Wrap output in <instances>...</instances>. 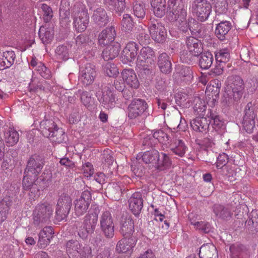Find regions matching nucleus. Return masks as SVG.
Segmentation results:
<instances>
[{"instance_id":"f257e3e1","label":"nucleus","mask_w":258,"mask_h":258,"mask_svg":"<svg viewBox=\"0 0 258 258\" xmlns=\"http://www.w3.org/2000/svg\"><path fill=\"white\" fill-rule=\"evenodd\" d=\"M244 89L243 80L238 76L228 78L227 84L222 97V102L229 105L242 97Z\"/></svg>"},{"instance_id":"f03ea898","label":"nucleus","mask_w":258,"mask_h":258,"mask_svg":"<svg viewBox=\"0 0 258 258\" xmlns=\"http://www.w3.org/2000/svg\"><path fill=\"white\" fill-rule=\"evenodd\" d=\"M40 128L42 135L49 138L56 143H62L65 139V133L62 128L58 127L52 120H43L40 123Z\"/></svg>"},{"instance_id":"7ed1b4c3","label":"nucleus","mask_w":258,"mask_h":258,"mask_svg":"<svg viewBox=\"0 0 258 258\" xmlns=\"http://www.w3.org/2000/svg\"><path fill=\"white\" fill-rule=\"evenodd\" d=\"M52 206L47 203L38 204L33 212V224L40 228L47 223L52 215Z\"/></svg>"},{"instance_id":"20e7f679","label":"nucleus","mask_w":258,"mask_h":258,"mask_svg":"<svg viewBox=\"0 0 258 258\" xmlns=\"http://www.w3.org/2000/svg\"><path fill=\"white\" fill-rule=\"evenodd\" d=\"M73 17L76 30L79 32H84L89 22V17L85 6L82 3L75 4L73 8Z\"/></svg>"},{"instance_id":"39448f33","label":"nucleus","mask_w":258,"mask_h":258,"mask_svg":"<svg viewBox=\"0 0 258 258\" xmlns=\"http://www.w3.org/2000/svg\"><path fill=\"white\" fill-rule=\"evenodd\" d=\"M171 11L167 14V18L169 21L176 22L179 29L183 32L188 30V25L186 20L187 12L185 6L172 7Z\"/></svg>"},{"instance_id":"423d86ee","label":"nucleus","mask_w":258,"mask_h":258,"mask_svg":"<svg viewBox=\"0 0 258 258\" xmlns=\"http://www.w3.org/2000/svg\"><path fill=\"white\" fill-rule=\"evenodd\" d=\"M66 251L70 258H92V249L89 245L82 247L77 240H71L67 242Z\"/></svg>"},{"instance_id":"0eeeda50","label":"nucleus","mask_w":258,"mask_h":258,"mask_svg":"<svg viewBox=\"0 0 258 258\" xmlns=\"http://www.w3.org/2000/svg\"><path fill=\"white\" fill-rule=\"evenodd\" d=\"M186 47L189 54H183L180 57L183 62L193 64L194 58L199 56L203 52V44L198 39L194 37H189L186 40Z\"/></svg>"},{"instance_id":"6e6552de","label":"nucleus","mask_w":258,"mask_h":258,"mask_svg":"<svg viewBox=\"0 0 258 258\" xmlns=\"http://www.w3.org/2000/svg\"><path fill=\"white\" fill-rule=\"evenodd\" d=\"M72 206V199L68 194L63 193L59 196L55 208V219L58 222L66 219Z\"/></svg>"},{"instance_id":"1a4fd4ad","label":"nucleus","mask_w":258,"mask_h":258,"mask_svg":"<svg viewBox=\"0 0 258 258\" xmlns=\"http://www.w3.org/2000/svg\"><path fill=\"white\" fill-rule=\"evenodd\" d=\"M256 119V107L253 103L249 102L246 105L244 110V115L242 121L243 130L248 134L253 133L255 128Z\"/></svg>"},{"instance_id":"9d476101","label":"nucleus","mask_w":258,"mask_h":258,"mask_svg":"<svg viewBox=\"0 0 258 258\" xmlns=\"http://www.w3.org/2000/svg\"><path fill=\"white\" fill-rule=\"evenodd\" d=\"M99 225L101 231L107 239H111L114 236V219L109 211L103 212L100 216Z\"/></svg>"},{"instance_id":"9b49d317","label":"nucleus","mask_w":258,"mask_h":258,"mask_svg":"<svg viewBox=\"0 0 258 258\" xmlns=\"http://www.w3.org/2000/svg\"><path fill=\"white\" fill-rule=\"evenodd\" d=\"M191 11L199 21L204 22L212 12V6L207 0H195L191 4Z\"/></svg>"},{"instance_id":"f8f14e48","label":"nucleus","mask_w":258,"mask_h":258,"mask_svg":"<svg viewBox=\"0 0 258 258\" xmlns=\"http://www.w3.org/2000/svg\"><path fill=\"white\" fill-rule=\"evenodd\" d=\"M91 200V192L88 190H84L81 196L74 202L75 215L80 216L86 213Z\"/></svg>"},{"instance_id":"ddd939ff","label":"nucleus","mask_w":258,"mask_h":258,"mask_svg":"<svg viewBox=\"0 0 258 258\" xmlns=\"http://www.w3.org/2000/svg\"><path fill=\"white\" fill-rule=\"evenodd\" d=\"M148 107V104L144 100L134 99L128 106V117L130 119H135L141 116L145 113Z\"/></svg>"},{"instance_id":"4468645a","label":"nucleus","mask_w":258,"mask_h":258,"mask_svg":"<svg viewBox=\"0 0 258 258\" xmlns=\"http://www.w3.org/2000/svg\"><path fill=\"white\" fill-rule=\"evenodd\" d=\"M79 73L81 82L86 86L92 84L97 76L95 66L90 63H87L81 66Z\"/></svg>"},{"instance_id":"2eb2a0df","label":"nucleus","mask_w":258,"mask_h":258,"mask_svg":"<svg viewBox=\"0 0 258 258\" xmlns=\"http://www.w3.org/2000/svg\"><path fill=\"white\" fill-rule=\"evenodd\" d=\"M44 165V159L43 157L37 154L33 155L28 160L25 170V173L37 176L41 172Z\"/></svg>"},{"instance_id":"dca6fc26","label":"nucleus","mask_w":258,"mask_h":258,"mask_svg":"<svg viewBox=\"0 0 258 258\" xmlns=\"http://www.w3.org/2000/svg\"><path fill=\"white\" fill-rule=\"evenodd\" d=\"M96 96L99 102L104 108L109 109L115 106V95L108 87H105L101 92L97 93Z\"/></svg>"},{"instance_id":"f3484780","label":"nucleus","mask_w":258,"mask_h":258,"mask_svg":"<svg viewBox=\"0 0 258 258\" xmlns=\"http://www.w3.org/2000/svg\"><path fill=\"white\" fill-rule=\"evenodd\" d=\"M149 31L153 39L158 43H163L165 40L166 29L161 23L156 21L149 26Z\"/></svg>"},{"instance_id":"a211bd4d","label":"nucleus","mask_w":258,"mask_h":258,"mask_svg":"<svg viewBox=\"0 0 258 258\" xmlns=\"http://www.w3.org/2000/svg\"><path fill=\"white\" fill-rule=\"evenodd\" d=\"M155 54L153 50L150 47H143L137 56V66H143L145 63L152 64L154 62Z\"/></svg>"},{"instance_id":"6ab92c4d","label":"nucleus","mask_w":258,"mask_h":258,"mask_svg":"<svg viewBox=\"0 0 258 258\" xmlns=\"http://www.w3.org/2000/svg\"><path fill=\"white\" fill-rule=\"evenodd\" d=\"M99 210L98 208L93 211L90 210L89 213L84 218L83 226L89 231V232L94 233L98 221V216Z\"/></svg>"},{"instance_id":"aec40b11","label":"nucleus","mask_w":258,"mask_h":258,"mask_svg":"<svg viewBox=\"0 0 258 258\" xmlns=\"http://www.w3.org/2000/svg\"><path fill=\"white\" fill-rule=\"evenodd\" d=\"M138 44L134 41L129 42L122 52V58L124 63L132 62L137 57Z\"/></svg>"},{"instance_id":"412c9836","label":"nucleus","mask_w":258,"mask_h":258,"mask_svg":"<svg viewBox=\"0 0 258 258\" xmlns=\"http://www.w3.org/2000/svg\"><path fill=\"white\" fill-rule=\"evenodd\" d=\"M143 202L142 195L140 192L134 193L129 199V208L135 215L137 216L141 213L143 207Z\"/></svg>"},{"instance_id":"4be33fe9","label":"nucleus","mask_w":258,"mask_h":258,"mask_svg":"<svg viewBox=\"0 0 258 258\" xmlns=\"http://www.w3.org/2000/svg\"><path fill=\"white\" fill-rule=\"evenodd\" d=\"M137 241V239L134 236L124 237L117 242L115 250L118 253L131 252Z\"/></svg>"},{"instance_id":"5701e85b","label":"nucleus","mask_w":258,"mask_h":258,"mask_svg":"<svg viewBox=\"0 0 258 258\" xmlns=\"http://www.w3.org/2000/svg\"><path fill=\"white\" fill-rule=\"evenodd\" d=\"M116 36V33L114 26H109L99 33L98 42L100 45H107L111 42H113Z\"/></svg>"},{"instance_id":"b1692460","label":"nucleus","mask_w":258,"mask_h":258,"mask_svg":"<svg viewBox=\"0 0 258 258\" xmlns=\"http://www.w3.org/2000/svg\"><path fill=\"white\" fill-rule=\"evenodd\" d=\"M134 222L130 216H123L120 221V233L124 236L128 237L134 232Z\"/></svg>"},{"instance_id":"393cba45","label":"nucleus","mask_w":258,"mask_h":258,"mask_svg":"<svg viewBox=\"0 0 258 258\" xmlns=\"http://www.w3.org/2000/svg\"><path fill=\"white\" fill-rule=\"evenodd\" d=\"M232 28L231 23L228 21H223L216 25L215 35L220 41L227 39L228 34Z\"/></svg>"},{"instance_id":"a878e982","label":"nucleus","mask_w":258,"mask_h":258,"mask_svg":"<svg viewBox=\"0 0 258 258\" xmlns=\"http://www.w3.org/2000/svg\"><path fill=\"white\" fill-rule=\"evenodd\" d=\"M211 123V120L208 116L196 117L190 121V126L192 128L199 132L206 133Z\"/></svg>"},{"instance_id":"bb28decb","label":"nucleus","mask_w":258,"mask_h":258,"mask_svg":"<svg viewBox=\"0 0 258 258\" xmlns=\"http://www.w3.org/2000/svg\"><path fill=\"white\" fill-rule=\"evenodd\" d=\"M124 82L128 86L137 89L140 83L135 71L132 69H124L121 73Z\"/></svg>"},{"instance_id":"cd10ccee","label":"nucleus","mask_w":258,"mask_h":258,"mask_svg":"<svg viewBox=\"0 0 258 258\" xmlns=\"http://www.w3.org/2000/svg\"><path fill=\"white\" fill-rule=\"evenodd\" d=\"M53 230L51 226L45 227L39 233L38 244L41 248H45L48 245L53 237Z\"/></svg>"},{"instance_id":"c85d7f7f","label":"nucleus","mask_w":258,"mask_h":258,"mask_svg":"<svg viewBox=\"0 0 258 258\" xmlns=\"http://www.w3.org/2000/svg\"><path fill=\"white\" fill-rule=\"evenodd\" d=\"M120 44L117 42L108 45L102 51V56L105 61L112 60L118 56L120 51Z\"/></svg>"},{"instance_id":"c756f323","label":"nucleus","mask_w":258,"mask_h":258,"mask_svg":"<svg viewBox=\"0 0 258 258\" xmlns=\"http://www.w3.org/2000/svg\"><path fill=\"white\" fill-rule=\"evenodd\" d=\"M170 151L179 157H183L187 149L184 142L180 139H173L169 145Z\"/></svg>"},{"instance_id":"7c9ffc66","label":"nucleus","mask_w":258,"mask_h":258,"mask_svg":"<svg viewBox=\"0 0 258 258\" xmlns=\"http://www.w3.org/2000/svg\"><path fill=\"white\" fill-rule=\"evenodd\" d=\"M92 19L101 27L105 26L109 22V17L106 10L101 7L98 8L94 11Z\"/></svg>"},{"instance_id":"2f4dec72","label":"nucleus","mask_w":258,"mask_h":258,"mask_svg":"<svg viewBox=\"0 0 258 258\" xmlns=\"http://www.w3.org/2000/svg\"><path fill=\"white\" fill-rule=\"evenodd\" d=\"M158 66L161 72L168 74L172 70V63L170 57L166 53L160 54L158 59Z\"/></svg>"},{"instance_id":"473e14b6","label":"nucleus","mask_w":258,"mask_h":258,"mask_svg":"<svg viewBox=\"0 0 258 258\" xmlns=\"http://www.w3.org/2000/svg\"><path fill=\"white\" fill-rule=\"evenodd\" d=\"M230 250L233 258H248L250 255L246 247L241 244L231 245Z\"/></svg>"},{"instance_id":"72a5a7b5","label":"nucleus","mask_w":258,"mask_h":258,"mask_svg":"<svg viewBox=\"0 0 258 258\" xmlns=\"http://www.w3.org/2000/svg\"><path fill=\"white\" fill-rule=\"evenodd\" d=\"M199 255L200 258H216V247L212 244H204L200 248Z\"/></svg>"},{"instance_id":"f704fd0d","label":"nucleus","mask_w":258,"mask_h":258,"mask_svg":"<svg viewBox=\"0 0 258 258\" xmlns=\"http://www.w3.org/2000/svg\"><path fill=\"white\" fill-rule=\"evenodd\" d=\"M213 212L216 217L226 220L229 219L232 215V212L228 207L220 204L214 205Z\"/></svg>"},{"instance_id":"c9c22d12","label":"nucleus","mask_w":258,"mask_h":258,"mask_svg":"<svg viewBox=\"0 0 258 258\" xmlns=\"http://www.w3.org/2000/svg\"><path fill=\"white\" fill-rule=\"evenodd\" d=\"M159 157V152L155 149L145 152L141 156L140 155L137 156V159L142 158V160L144 163L146 164H151L153 165L154 164L156 165L157 161H158V158Z\"/></svg>"},{"instance_id":"e433bc0d","label":"nucleus","mask_w":258,"mask_h":258,"mask_svg":"<svg viewBox=\"0 0 258 258\" xmlns=\"http://www.w3.org/2000/svg\"><path fill=\"white\" fill-rule=\"evenodd\" d=\"M151 4L156 16L161 18L164 16L166 10L165 0H152Z\"/></svg>"},{"instance_id":"4c0bfd02","label":"nucleus","mask_w":258,"mask_h":258,"mask_svg":"<svg viewBox=\"0 0 258 258\" xmlns=\"http://www.w3.org/2000/svg\"><path fill=\"white\" fill-rule=\"evenodd\" d=\"M104 3L109 10L114 11L119 15L125 8V0H104Z\"/></svg>"},{"instance_id":"58836bf2","label":"nucleus","mask_w":258,"mask_h":258,"mask_svg":"<svg viewBox=\"0 0 258 258\" xmlns=\"http://www.w3.org/2000/svg\"><path fill=\"white\" fill-rule=\"evenodd\" d=\"M6 144L9 147L16 145L19 140V133L14 128H9L4 134Z\"/></svg>"},{"instance_id":"ea45409f","label":"nucleus","mask_w":258,"mask_h":258,"mask_svg":"<svg viewBox=\"0 0 258 258\" xmlns=\"http://www.w3.org/2000/svg\"><path fill=\"white\" fill-rule=\"evenodd\" d=\"M12 204V200L9 197H5L0 201V223H2L7 219Z\"/></svg>"},{"instance_id":"a19ab883","label":"nucleus","mask_w":258,"mask_h":258,"mask_svg":"<svg viewBox=\"0 0 258 258\" xmlns=\"http://www.w3.org/2000/svg\"><path fill=\"white\" fill-rule=\"evenodd\" d=\"M199 59V65L202 69L207 70L209 69L213 63L214 58L212 54L210 52L202 53Z\"/></svg>"},{"instance_id":"79ce46f5","label":"nucleus","mask_w":258,"mask_h":258,"mask_svg":"<svg viewBox=\"0 0 258 258\" xmlns=\"http://www.w3.org/2000/svg\"><path fill=\"white\" fill-rule=\"evenodd\" d=\"M38 34L40 39L44 44L49 43L52 40L54 35L52 28L44 26L40 27Z\"/></svg>"},{"instance_id":"37998d69","label":"nucleus","mask_w":258,"mask_h":258,"mask_svg":"<svg viewBox=\"0 0 258 258\" xmlns=\"http://www.w3.org/2000/svg\"><path fill=\"white\" fill-rule=\"evenodd\" d=\"M157 160L155 166L160 170L168 169L171 166L172 161L168 155L165 153H161V154H159V157L158 158Z\"/></svg>"},{"instance_id":"c03bdc74","label":"nucleus","mask_w":258,"mask_h":258,"mask_svg":"<svg viewBox=\"0 0 258 258\" xmlns=\"http://www.w3.org/2000/svg\"><path fill=\"white\" fill-rule=\"evenodd\" d=\"M3 57L7 61L3 60L1 65L5 68H9L14 63L16 55L14 51H6L3 52Z\"/></svg>"},{"instance_id":"a18cd8bd","label":"nucleus","mask_w":258,"mask_h":258,"mask_svg":"<svg viewBox=\"0 0 258 258\" xmlns=\"http://www.w3.org/2000/svg\"><path fill=\"white\" fill-rule=\"evenodd\" d=\"M121 184V183H113L108 188V194L115 200H118L121 197L122 190Z\"/></svg>"},{"instance_id":"49530a36","label":"nucleus","mask_w":258,"mask_h":258,"mask_svg":"<svg viewBox=\"0 0 258 258\" xmlns=\"http://www.w3.org/2000/svg\"><path fill=\"white\" fill-rule=\"evenodd\" d=\"M216 60L226 64L230 59V50L228 48H222L215 52Z\"/></svg>"},{"instance_id":"de8ad7c7","label":"nucleus","mask_w":258,"mask_h":258,"mask_svg":"<svg viewBox=\"0 0 258 258\" xmlns=\"http://www.w3.org/2000/svg\"><path fill=\"white\" fill-rule=\"evenodd\" d=\"M55 52L56 58L59 60L66 61L70 57L69 49L63 45L57 47Z\"/></svg>"},{"instance_id":"09e8293b","label":"nucleus","mask_w":258,"mask_h":258,"mask_svg":"<svg viewBox=\"0 0 258 258\" xmlns=\"http://www.w3.org/2000/svg\"><path fill=\"white\" fill-rule=\"evenodd\" d=\"M189 218L190 219V224L194 226L195 227L201 232L205 233H207L210 232L211 230V226L209 223L206 221H192L190 219V216H189Z\"/></svg>"},{"instance_id":"8fccbe9b","label":"nucleus","mask_w":258,"mask_h":258,"mask_svg":"<svg viewBox=\"0 0 258 258\" xmlns=\"http://www.w3.org/2000/svg\"><path fill=\"white\" fill-rule=\"evenodd\" d=\"M76 94L80 95L81 102L87 107H90L93 102V98L92 97L91 94L87 91H82L79 90Z\"/></svg>"},{"instance_id":"3c124183","label":"nucleus","mask_w":258,"mask_h":258,"mask_svg":"<svg viewBox=\"0 0 258 258\" xmlns=\"http://www.w3.org/2000/svg\"><path fill=\"white\" fill-rule=\"evenodd\" d=\"M122 30L124 31H132L134 26V23L131 15L124 14L121 22Z\"/></svg>"},{"instance_id":"603ef678","label":"nucleus","mask_w":258,"mask_h":258,"mask_svg":"<svg viewBox=\"0 0 258 258\" xmlns=\"http://www.w3.org/2000/svg\"><path fill=\"white\" fill-rule=\"evenodd\" d=\"M133 9L135 16L140 19L144 18L146 15V10L143 3L141 2H135Z\"/></svg>"},{"instance_id":"864d4df0","label":"nucleus","mask_w":258,"mask_h":258,"mask_svg":"<svg viewBox=\"0 0 258 258\" xmlns=\"http://www.w3.org/2000/svg\"><path fill=\"white\" fill-rule=\"evenodd\" d=\"M23 179V187L25 190H29L35 183L37 176H35L32 174L25 173Z\"/></svg>"},{"instance_id":"5fc2aeb1","label":"nucleus","mask_w":258,"mask_h":258,"mask_svg":"<svg viewBox=\"0 0 258 258\" xmlns=\"http://www.w3.org/2000/svg\"><path fill=\"white\" fill-rule=\"evenodd\" d=\"M103 71L104 74L109 77H114L118 73L116 66L110 62H107L104 65Z\"/></svg>"},{"instance_id":"6e6d98bb","label":"nucleus","mask_w":258,"mask_h":258,"mask_svg":"<svg viewBox=\"0 0 258 258\" xmlns=\"http://www.w3.org/2000/svg\"><path fill=\"white\" fill-rule=\"evenodd\" d=\"M194 110L198 114L203 113L206 110V106L204 100L199 97H196L194 100Z\"/></svg>"},{"instance_id":"4d7b16f0","label":"nucleus","mask_w":258,"mask_h":258,"mask_svg":"<svg viewBox=\"0 0 258 258\" xmlns=\"http://www.w3.org/2000/svg\"><path fill=\"white\" fill-rule=\"evenodd\" d=\"M214 83L216 86L214 84L212 85L211 84L210 85H209L206 91V93H207L208 92H211V94H208L209 96H211L212 98L213 101H216V99L218 98L219 93H220V86H219L218 85V84H216L215 82H213Z\"/></svg>"},{"instance_id":"13d9d810","label":"nucleus","mask_w":258,"mask_h":258,"mask_svg":"<svg viewBox=\"0 0 258 258\" xmlns=\"http://www.w3.org/2000/svg\"><path fill=\"white\" fill-rule=\"evenodd\" d=\"M43 12V18L45 23L51 21L53 17V12L51 8L45 4H43L41 7Z\"/></svg>"},{"instance_id":"bf43d9fd","label":"nucleus","mask_w":258,"mask_h":258,"mask_svg":"<svg viewBox=\"0 0 258 258\" xmlns=\"http://www.w3.org/2000/svg\"><path fill=\"white\" fill-rule=\"evenodd\" d=\"M151 136H153L154 139H155L158 141V143L166 142L168 141L169 140V136L167 135L166 133L164 132L161 130L155 131Z\"/></svg>"},{"instance_id":"052dcab7","label":"nucleus","mask_w":258,"mask_h":258,"mask_svg":"<svg viewBox=\"0 0 258 258\" xmlns=\"http://www.w3.org/2000/svg\"><path fill=\"white\" fill-rule=\"evenodd\" d=\"M211 120V123L213 121L212 125L214 128H220L223 125V122L221 120L219 115L210 111L207 115Z\"/></svg>"},{"instance_id":"680f3d73","label":"nucleus","mask_w":258,"mask_h":258,"mask_svg":"<svg viewBox=\"0 0 258 258\" xmlns=\"http://www.w3.org/2000/svg\"><path fill=\"white\" fill-rule=\"evenodd\" d=\"M36 70L45 79H48L51 77V74L50 70L40 61L39 62V66L36 68Z\"/></svg>"},{"instance_id":"e2e57ef3","label":"nucleus","mask_w":258,"mask_h":258,"mask_svg":"<svg viewBox=\"0 0 258 258\" xmlns=\"http://www.w3.org/2000/svg\"><path fill=\"white\" fill-rule=\"evenodd\" d=\"M215 7L216 12L220 14L225 13L227 10V3L225 0H217Z\"/></svg>"},{"instance_id":"0e129e2a","label":"nucleus","mask_w":258,"mask_h":258,"mask_svg":"<svg viewBox=\"0 0 258 258\" xmlns=\"http://www.w3.org/2000/svg\"><path fill=\"white\" fill-rule=\"evenodd\" d=\"M187 24L188 25V29L190 31L192 34L197 35V34H199L200 33L201 31L199 28V25L195 19L192 18H191L190 20L188 19Z\"/></svg>"},{"instance_id":"69168bd1","label":"nucleus","mask_w":258,"mask_h":258,"mask_svg":"<svg viewBox=\"0 0 258 258\" xmlns=\"http://www.w3.org/2000/svg\"><path fill=\"white\" fill-rule=\"evenodd\" d=\"M62 11L61 13H59L60 17V24L61 27H66L71 22L70 19V12H67L66 11Z\"/></svg>"},{"instance_id":"338daca9","label":"nucleus","mask_w":258,"mask_h":258,"mask_svg":"<svg viewBox=\"0 0 258 258\" xmlns=\"http://www.w3.org/2000/svg\"><path fill=\"white\" fill-rule=\"evenodd\" d=\"M158 144V141L154 139L151 135L144 138L142 145L148 148H152Z\"/></svg>"},{"instance_id":"774afa93","label":"nucleus","mask_w":258,"mask_h":258,"mask_svg":"<svg viewBox=\"0 0 258 258\" xmlns=\"http://www.w3.org/2000/svg\"><path fill=\"white\" fill-rule=\"evenodd\" d=\"M249 225H252L253 226H257L258 225V211L256 210H253L251 211L248 217L247 221Z\"/></svg>"}]
</instances>
